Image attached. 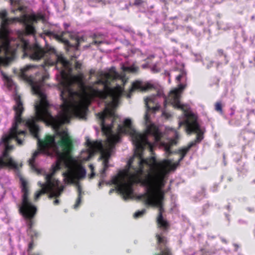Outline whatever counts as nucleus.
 Returning a JSON list of instances; mask_svg holds the SVG:
<instances>
[{"mask_svg": "<svg viewBox=\"0 0 255 255\" xmlns=\"http://www.w3.org/2000/svg\"><path fill=\"white\" fill-rule=\"evenodd\" d=\"M247 210L249 211V212H252L253 211V209L251 208H247Z\"/></svg>", "mask_w": 255, "mask_h": 255, "instance_id": "obj_33", "label": "nucleus"}, {"mask_svg": "<svg viewBox=\"0 0 255 255\" xmlns=\"http://www.w3.org/2000/svg\"><path fill=\"white\" fill-rule=\"evenodd\" d=\"M94 73H95V71H94V70H93V69H91V70H90V71H89V74H90V75L91 76V75H93V74H94Z\"/></svg>", "mask_w": 255, "mask_h": 255, "instance_id": "obj_27", "label": "nucleus"}, {"mask_svg": "<svg viewBox=\"0 0 255 255\" xmlns=\"http://www.w3.org/2000/svg\"><path fill=\"white\" fill-rule=\"evenodd\" d=\"M65 32L62 31L60 34H58L56 32L51 30L46 29L44 30V33L47 36L50 38L55 39L59 42L63 43L65 50L72 58H78L80 55L78 51L79 46L80 43L84 41V37L79 36L75 33L67 31V32L69 33V37L71 40V41H70L63 37Z\"/></svg>", "mask_w": 255, "mask_h": 255, "instance_id": "obj_7", "label": "nucleus"}, {"mask_svg": "<svg viewBox=\"0 0 255 255\" xmlns=\"http://www.w3.org/2000/svg\"><path fill=\"white\" fill-rule=\"evenodd\" d=\"M168 81H169V82H170V78H169V79H168Z\"/></svg>", "mask_w": 255, "mask_h": 255, "instance_id": "obj_43", "label": "nucleus"}, {"mask_svg": "<svg viewBox=\"0 0 255 255\" xmlns=\"http://www.w3.org/2000/svg\"><path fill=\"white\" fill-rule=\"evenodd\" d=\"M165 74L168 75V76H170V73L168 71H165Z\"/></svg>", "mask_w": 255, "mask_h": 255, "instance_id": "obj_35", "label": "nucleus"}, {"mask_svg": "<svg viewBox=\"0 0 255 255\" xmlns=\"http://www.w3.org/2000/svg\"><path fill=\"white\" fill-rule=\"evenodd\" d=\"M221 241H222L223 243H225V244H227V241L225 239H224L223 238H221Z\"/></svg>", "mask_w": 255, "mask_h": 255, "instance_id": "obj_30", "label": "nucleus"}, {"mask_svg": "<svg viewBox=\"0 0 255 255\" xmlns=\"http://www.w3.org/2000/svg\"><path fill=\"white\" fill-rule=\"evenodd\" d=\"M101 185H102V182H100L99 183V184H98V186H99V187H100V186H101Z\"/></svg>", "mask_w": 255, "mask_h": 255, "instance_id": "obj_38", "label": "nucleus"}, {"mask_svg": "<svg viewBox=\"0 0 255 255\" xmlns=\"http://www.w3.org/2000/svg\"><path fill=\"white\" fill-rule=\"evenodd\" d=\"M254 60L255 61V57L254 58Z\"/></svg>", "mask_w": 255, "mask_h": 255, "instance_id": "obj_45", "label": "nucleus"}, {"mask_svg": "<svg viewBox=\"0 0 255 255\" xmlns=\"http://www.w3.org/2000/svg\"><path fill=\"white\" fill-rule=\"evenodd\" d=\"M125 30L127 31H130L131 30H130V28H128L125 29Z\"/></svg>", "mask_w": 255, "mask_h": 255, "instance_id": "obj_37", "label": "nucleus"}, {"mask_svg": "<svg viewBox=\"0 0 255 255\" xmlns=\"http://www.w3.org/2000/svg\"><path fill=\"white\" fill-rule=\"evenodd\" d=\"M115 109L107 107L102 112L96 114L105 139L92 142L87 138L86 144L87 148L81 151L80 158L81 160L87 161L96 152L100 153L99 159L102 160L103 169L101 176L104 177L105 171L109 166V160L115 151V146L121 140L120 133H128L130 135L129 128L127 127L124 121V125L117 121L118 116L114 112Z\"/></svg>", "mask_w": 255, "mask_h": 255, "instance_id": "obj_4", "label": "nucleus"}, {"mask_svg": "<svg viewBox=\"0 0 255 255\" xmlns=\"http://www.w3.org/2000/svg\"><path fill=\"white\" fill-rule=\"evenodd\" d=\"M10 3L12 12L14 13L17 10L23 12L25 7L23 5V0H10Z\"/></svg>", "mask_w": 255, "mask_h": 255, "instance_id": "obj_10", "label": "nucleus"}, {"mask_svg": "<svg viewBox=\"0 0 255 255\" xmlns=\"http://www.w3.org/2000/svg\"><path fill=\"white\" fill-rule=\"evenodd\" d=\"M162 116L166 119H168L170 117L171 115L169 113L167 112L166 110L164 109L162 111Z\"/></svg>", "mask_w": 255, "mask_h": 255, "instance_id": "obj_16", "label": "nucleus"}, {"mask_svg": "<svg viewBox=\"0 0 255 255\" xmlns=\"http://www.w3.org/2000/svg\"><path fill=\"white\" fill-rule=\"evenodd\" d=\"M95 173H94V172L92 171V173H91V174L89 176V178L90 179H92L95 176Z\"/></svg>", "mask_w": 255, "mask_h": 255, "instance_id": "obj_26", "label": "nucleus"}, {"mask_svg": "<svg viewBox=\"0 0 255 255\" xmlns=\"http://www.w3.org/2000/svg\"><path fill=\"white\" fill-rule=\"evenodd\" d=\"M211 238H212V239H213V238H214V237L212 236V237H211Z\"/></svg>", "mask_w": 255, "mask_h": 255, "instance_id": "obj_44", "label": "nucleus"}, {"mask_svg": "<svg viewBox=\"0 0 255 255\" xmlns=\"http://www.w3.org/2000/svg\"><path fill=\"white\" fill-rule=\"evenodd\" d=\"M122 69L123 70V72H128L129 73H135L137 71V67L134 66H126L125 65H123L122 67Z\"/></svg>", "mask_w": 255, "mask_h": 255, "instance_id": "obj_14", "label": "nucleus"}, {"mask_svg": "<svg viewBox=\"0 0 255 255\" xmlns=\"http://www.w3.org/2000/svg\"><path fill=\"white\" fill-rule=\"evenodd\" d=\"M225 155H223V158H224V165H226V162H225Z\"/></svg>", "mask_w": 255, "mask_h": 255, "instance_id": "obj_36", "label": "nucleus"}, {"mask_svg": "<svg viewBox=\"0 0 255 255\" xmlns=\"http://www.w3.org/2000/svg\"><path fill=\"white\" fill-rule=\"evenodd\" d=\"M234 246L236 247V251H237V249L239 248V246L236 244H234Z\"/></svg>", "mask_w": 255, "mask_h": 255, "instance_id": "obj_34", "label": "nucleus"}, {"mask_svg": "<svg viewBox=\"0 0 255 255\" xmlns=\"http://www.w3.org/2000/svg\"><path fill=\"white\" fill-rule=\"evenodd\" d=\"M114 191H115L114 189H110V190L109 191V194H111Z\"/></svg>", "mask_w": 255, "mask_h": 255, "instance_id": "obj_32", "label": "nucleus"}, {"mask_svg": "<svg viewBox=\"0 0 255 255\" xmlns=\"http://www.w3.org/2000/svg\"><path fill=\"white\" fill-rule=\"evenodd\" d=\"M15 105L13 108L15 112L14 121L8 133L4 134L0 140V147L2 149L0 155V169L9 167L18 170L22 165L16 162L9 152L14 149V146L10 145L11 140L15 139L18 145L23 144V140L20 136H25V130H19L18 126L23 124L28 129L31 135L37 139V144L42 149L45 154L55 157L56 163L58 164L59 170L62 166L67 171L63 173L65 181L67 183H79L80 180L84 179L86 175V170L81 165L77 166L78 160L72 156L71 152L72 145L67 129L64 125L70 121H43L47 126H50L54 130V135L47 134L43 139L39 137L40 128L34 118L23 120L21 115L24 111L22 102L19 95L14 97Z\"/></svg>", "mask_w": 255, "mask_h": 255, "instance_id": "obj_3", "label": "nucleus"}, {"mask_svg": "<svg viewBox=\"0 0 255 255\" xmlns=\"http://www.w3.org/2000/svg\"><path fill=\"white\" fill-rule=\"evenodd\" d=\"M227 208L229 209L230 208V206H227Z\"/></svg>", "mask_w": 255, "mask_h": 255, "instance_id": "obj_42", "label": "nucleus"}, {"mask_svg": "<svg viewBox=\"0 0 255 255\" xmlns=\"http://www.w3.org/2000/svg\"><path fill=\"white\" fill-rule=\"evenodd\" d=\"M157 245L156 252L154 255H173L167 245L166 238L163 235L157 234L156 235Z\"/></svg>", "mask_w": 255, "mask_h": 255, "instance_id": "obj_9", "label": "nucleus"}, {"mask_svg": "<svg viewBox=\"0 0 255 255\" xmlns=\"http://www.w3.org/2000/svg\"><path fill=\"white\" fill-rule=\"evenodd\" d=\"M36 139L37 140V139ZM37 145L38 144H37ZM38 147L40 150H36L33 153L32 157L28 160V163L33 171L35 172L37 174H44L45 182L44 183L40 181L38 182V184L41 187V189L35 193L34 196L35 201L37 200L41 195L45 193L49 194V198L58 197L62 194L64 189V186H59V182L53 178L55 173L59 170L58 164H57L56 161L52 165L50 172L48 173L45 172H43V169H39L36 166L34 163L36 157L41 152L45 153L41 148L39 146Z\"/></svg>", "mask_w": 255, "mask_h": 255, "instance_id": "obj_5", "label": "nucleus"}, {"mask_svg": "<svg viewBox=\"0 0 255 255\" xmlns=\"http://www.w3.org/2000/svg\"><path fill=\"white\" fill-rule=\"evenodd\" d=\"M150 69L151 71L154 73H156L160 71V69L157 68L155 65L152 66Z\"/></svg>", "mask_w": 255, "mask_h": 255, "instance_id": "obj_19", "label": "nucleus"}, {"mask_svg": "<svg viewBox=\"0 0 255 255\" xmlns=\"http://www.w3.org/2000/svg\"><path fill=\"white\" fill-rule=\"evenodd\" d=\"M76 188L78 191V197L76 199L75 204L73 206L75 209H77L80 206L81 203L82 194L83 193L82 190V187L79 183H76Z\"/></svg>", "mask_w": 255, "mask_h": 255, "instance_id": "obj_11", "label": "nucleus"}, {"mask_svg": "<svg viewBox=\"0 0 255 255\" xmlns=\"http://www.w3.org/2000/svg\"><path fill=\"white\" fill-rule=\"evenodd\" d=\"M215 110L217 111L220 112L221 113H222V105L220 103H217L215 105Z\"/></svg>", "mask_w": 255, "mask_h": 255, "instance_id": "obj_17", "label": "nucleus"}, {"mask_svg": "<svg viewBox=\"0 0 255 255\" xmlns=\"http://www.w3.org/2000/svg\"><path fill=\"white\" fill-rule=\"evenodd\" d=\"M103 42L104 41L102 40H98L95 39L93 41V43L96 45H99L103 43Z\"/></svg>", "mask_w": 255, "mask_h": 255, "instance_id": "obj_23", "label": "nucleus"}, {"mask_svg": "<svg viewBox=\"0 0 255 255\" xmlns=\"http://www.w3.org/2000/svg\"><path fill=\"white\" fill-rule=\"evenodd\" d=\"M254 18H255V16L254 15L252 16V19H254Z\"/></svg>", "mask_w": 255, "mask_h": 255, "instance_id": "obj_40", "label": "nucleus"}, {"mask_svg": "<svg viewBox=\"0 0 255 255\" xmlns=\"http://www.w3.org/2000/svg\"><path fill=\"white\" fill-rule=\"evenodd\" d=\"M42 18V16L35 14L25 17L24 30L18 32L19 41L17 44V47L23 51V58L44 60L39 65H26L19 72L20 76L27 81L32 92L37 96L34 105L35 116L30 118H35V122L70 121L73 117L84 119L88 106L95 98L104 101V109L107 107L115 109L123 95L130 98L136 90L145 91L154 88L150 83L137 82L130 84L127 92L124 86L128 78L124 73L117 72L114 67L101 74L97 83L102 85V89L87 87L84 74L79 71L82 67L81 63H75L78 74L74 75L72 63L54 47L47 45L43 49L37 44L32 46L25 38L28 35H34L36 31L32 22Z\"/></svg>", "mask_w": 255, "mask_h": 255, "instance_id": "obj_2", "label": "nucleus"}, {"mask_svg": "<svg viewBox=\"0 0 255 255\" xmlns=\"http://www.w3.org/2000/svg\"><path fill=\"white\" fill-rule=\"evenodd\" d=\"M28 255H42V254L40 252H34L32 253H28Z\"/></svg>", "mask_w": 255, "mask_h": 255, "instance_id": "obj_25", "label": "nucleus"}, {"mask_svg": "<svg viewBox=\"0 0 255 255\" xmlns=\"http://www.w3.org/2000/svg\"><path fill=\"white\" fill-rule=\"evenodd\" d=\"M0 66H7L14 59L16 48L11 43L8 25L18 20V17L9 18L6 10L0 12Z\"/></svg>", "mask_w": 255, "mask_h": 255, "instance_id": "obj_6", "label": "nucleus"}, {"mask_svg": "<svg viewBox=\"0 0 255 255\" xmlns=\"http://www.w3.org/2000/svg\"><path fill=\"white\" fill-rule=\"evenodd\" d=\"M185 87L179 84L167 97L162 90H158L144 98V132L136 130L130 119H125L134 153L128 161L122 181L117 177L113 180L125 200L132 198L133 184L143 183L145 192L137 199L146 205L158 208L157 222L164 232L168 223L162 216L163 195L160 192L165 184V176L175 170L190 148L203 139L204 130L196 115L190 111L189 105L180 103Z\"/></svg>", "mask_w": 255, "mask_h": 255, "instance_id": "obj_1", "label": "nucleus"}, {"mask_svg": "<svg viewBox=\"0 0 255 255\" xmlns=\"http://www.w3.org/2000/svg\"><path fill=\"white\" fill-rule=\"evenodd\" d=\"M60 195H61V194H60L59 196H58V197H54L55 198H56V199L53 201V204H54V205H58V204H59V203H60V200H59L58 199H57V198H58V197H59ZM53 198V197H52L51 198Z\"/></svg>", "mask_w": 255, "mask_h": 255, "instance_id": "obj_22", "label": "nucleus"}, {"mask_svg": "<svg viewBox=\"0 0 255 255\" xmlns=\"http://www.w3.org/2000/svg\"><path fill=\"white\" fill-rule=\"evenodd\" d=\"M94 38L95 39L97 38V35L96 34H94Z\"/></svg>", "mask_w": 255, "mask_h": 255, "instance_id": "obj_39", "label": "nucleus"}, {"mask_svg": "<svg viewBox=\"0 0 255 255\" xmlns=\"http://www.w3.org/2000/svg\"><path fill=\"white\" fill-rule=\"evenodd\" d=\"M145 212L146 210L145 209H143L141 211H138L134 213V214H133V217L134 218H138L141 217L145 213Z\"/></svg>", "mask_w": 255, "mask_h": 255, "instance_id": "obj_15", "label": "nucleus"}, {"mask_svg": "<svg viewBox=\"0 0 255 255\" xmlns=\"http://www.w3.org/2000/svg\"><path fill=\"white\" fill-rule=\"evenodd\" d=\"M34 244L33 241H31L28 244V247L27 250L28 253H31L30 251L33 249Z\"/></svg>", "mask_w": 255, "mask_h": 255, "instance_id": "obj_18", "label": "nucleus"}, {"mask_svg": "<svg viewBox=\"0 0 255 255\" xmlns=\"http://www.w3.org/2000/svg\"><path fill=\"white\" fill-rule=\"evenodd\" d=\"M146 67V65H143V68H145Z\"/></svg>", "mask_w": 255, "mask_h": 255, "instance_id": "obj_41", "label": "nucleus"}, {"mask_svg": "<svg viewBox=\"0 0 255 255\" xmlns=\"http://www.w3.org/2000/svg\"><path fill=\"white\" fill-rule=\"evenodd\" d=\"M154 8V5L152 3H150V1L147 2V5L146 7V9H153Z\"/></svg>", "mask_w": 255, "mask_h": 255, "instance_id": "obj_21", "label": "nucleus"}, {"mask_svg": "<svg viewBox=\"0 0 255 255\" xmlns=\"http://www.w3.org/2000/svg\"><path fill=\"white\" fill-rule=\"evenodd\" d=\"M1 75L2 76V78L4 80L5 84L6 85L7 88L9 89H13L15 88V84L11 79V78L8 76H7L3 72H1Z\"/></svg>", "mask_w": 255, "mask_h": 255, "instance_id": "obj_12", "label": "nucleus"}, {"mask_svg": "<svg viewBox=\"0 0 255 255\" xmlns=\"http://www.w3.org/2000/svg\"><path fill=\"white\" fill-rule=\"evenodd\" d=\"M218 52L220 55H222L223 54V51L222 49L218 50Z\"/></svg>", "mask_w": 255, "mask_h": 255, "instance_id": "obj_31", "label": "nucleus"}, {"mask_svg": "<svg viewBox=\"0 0 255 255\" xmlns=\"http://www.w3.org/2000/svg\"><path fill=\"white\" fill-rule=\"evenodd\" d=\"M213 63H214V61H210L209 62V63L206 66V68L207 69H210L211 67L213 66Z\"/></svg>", "mask_w": 255, "mask_h": 255, "instance_id": "obj_24", "label": "nucleus"}, {"mask_svg": "<svg viewBox=\"0 0 255 255\" xmlns=\"http://www.w3.org/2000/svg\"><path fill=\"white\" fill-rule=\"evenodd\" d=\"M185 75L186 73L182 71L181 74H180L176 77V80L177 81V82H179L181 79L183 78L184 76H185Z\"/></svg>", "mask_w": 255, "mask_h": 255, "instance_id": "obj_20", "label": "nucleus"}, {"mask_svg": "<svg viewBox=\"0 0 255 255\" xmlns=\"http://www.w3.org/2000/svg\"><path fill=\"white\" fill-rule=\"evenodd\" d=\"M89 167L92 171H94V166L92 164H90L89 165Z\"/></svg>", "mask_w": 255, "mask_h": 255, "instance_id": "obj_28", "label": "nucleus"}, {"mask_svg": "<svg viewBox=\"0 0 255 255\" xmlns=\"http://www.w3.org/2000/svg\"><path fill=\"white\" fill-rule=\"evenodd\" d=\"M64 26L65 29L67 28L69 26V24L68 23H64Z\"/></svg>", "mask_w": 255, "mask_h": 255, "instance_id": "obj_29", "label": "nucleus"}, {"mask_svg": "<svg viewBox=\"0 0 255 255\" xmlns=\"http://www.w3.org/2000/svg\"><path fill=\"white\" fill-rule=\"evenodd\" d=\"M132 5L135 6L141 11H145L147 5V1L144 0H133Z\"/></svg>", "mask_w": 255, "mask_h": 255, "instance_id": "obj_13", "label": "nucleus"}, {"mask_svg": "<svg viewBox=\"0 0 255 255\" xmlns=\"http://www.w3.org/2000/svg\"><path fill=\"white\" fill-rule=\"evenodd\" d=\"M20 182L23 194L22 196L21 204L18 205L19 211L22 216L28 220L27 224L28 229L31 232V236L32 238H33V236L37 237L38 233L32 230L33 222L31 220L36 214V208L28 199L29 192L27 187V181L22 177H20Z\"/></svg>", "mask_w": 255, "mask_h": 255, "instance_id": "obj_8", "label": "nucleus"}]
</instances>
